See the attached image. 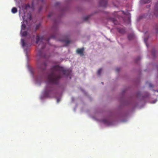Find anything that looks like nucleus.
I'll return each instance as SVG.
<instances>
[{
	"mask_svg": "<svg viewBox=\"0 0 158 158\" xmlns=\"http://www.w3.org/2000/svg\"><path fill=\"white\" fill-rule=\"evenodd\" d=\"M144 41L146 44V45L147 46V39L145 38L144 40Z\"/></svg>",
	"mask_w": 158,
	"mask_h": 158,
	"instance_id": "19",
	"label": "nucleus"
},
{
	"mask_svg": "<svg viewBox=\"0 0 158 158\" xmlns=\"http://www.w3.org/2000/svg\"><path fill=\"white\" fill-rule=\"evenodd\" d=\"M62 41L64 42L66 45H68L70 43V41L69 40H63Z\"/></svg>",
	"mask_w": 158,
	"mask_h": 158,
	"instance_id": "9",
	"label": "nucleus"
},
{
	"mask_svg": "<svg viewBox=\"0 0 158 158\" xmlns=\"http://www.w3.org/2000/svg\"><path fill=\"white\" fill-rule=\"evenodd\" d=\"M30 6L29 4H26L24 5V8L25 10L27 9L28 8H29Z\"/></svg>",
	"mask_w": 158,
	"mask_h": 158,
	"instance_id": "10",
	"label": "nucleus"
},
{
	"mask_svg": "<svg viewBox=\"0 0 158 158\" xmlns=\"http://www.w3.org/2000/svg\"><path fill=\"white\" fill-rule=\"evenodd\" d=\"M27 35V32L26 31H23L22 33V35L23 36H26Z\"/></svg>",
	"mask_w": 158,
	"mask_h": 158,
	"instance_id": "11",
	"label": "nucleus"
},
{
	"mask_svg": "<svg viewBox=\"0 0 158 158\" xmlns=\"http://www.w3.org/2000/svg\"><path fill=\"white\" fill-rule=\"evenodd\" d=\"M133 35L131 34L129 35L128 36V39L129 40H131L133 38Z\"/></svg>",
	"mask_w": 158,
	"mask_h": 158,
	"instance_id": "14",
	"label": "nucleus"
},
{
	"mask_svg": "<svg viewBox=\"0 0 158 158\" xmlns=\"http://www.w3.org/2000/svg\"><path fill=\"white\" fill-rule=\"evenodd\" d=\"M36 41L35 43L36 44H40L37 47V56L41 59L42 58H46L45 55L43 54L42 50L44 49L45 47V42H48L50 38L46 39L44 36L40 37L39 35H37L36 37ZM37 66L39 69L42 70H44L46 69L47 66V64L45 62H41V60H37Z\"/></svg>",
	"mask_w": 158,
	"mask_h": 158,
	"instance_id": "2",
	"label": "nucleus"
},
{
	"mask_svg": "<svg viewBox=\"0 0 158 158\" xmlns=\"http://www.w3.org/2000/svg\"><path fill=\"white\" fill-rule=\"evenodd\" d=\"M118 31L121 33H124L125 32V30L123 28H118Z\"/></svg>",
	"mask_w": 158,
	"mask_h": 158,
	"instance_id": "7",
	"label": "nucleus"
},
{
	"mask_svg": "<svg viewBox=\"0 0 158 158\" xmlns=\"http://www.w3.org/2000/svg\"><path fill=\"white\" fill-rule=\"evenodd\" d=\"M50 71V73L48 76L47 84L44 91V95L47 97H49V94L53 90L52 84H58L59 80L62 77L60 72L67 76H69L71 72L70 69H66L58 65L52 66Z\"/></svg>",
	"mask_w": 158,
	"mask_h": 158,
	"instance_id": "1",
	"label": "nucleus"
},
{
	"mask_svg": "<svg viewBox=\"0 0 158 158\" xmlns=\"http://www.w3.org/2000/svg\"><path fill=\"white\" fill-rule=\"evenodd\" d=\"M52 15H53V13H50L49 14H48V17H51Z\"/></svg>",
	"mask_w": 158,
	"mask_h": 158,
	"instance_id": "17",
	"label": "nucleus"
},
{
	"mask_svg": "<svg viewBox=\"0 0 158 158\" xmlns=\"http://www.w3.org/2000/svg\"><path fill=\"white\" fill-rule=\"evenodd\" d=\"M99 4L100 6L105 7L107 4V1L106 0H100Z\"/></svg>",
	"mask_w": 158,
	"mask_h": 158,
	"instance_id": "3",
	"label": "nucleus"
},
{
	"mask_svg": "<svg viewBox=\"0 0 158 158\" xmlns=\"http://www.w3.org/2000/svg\"><path fill=\"white\" fill-rule=\"evenodd\" d=\"M103 122L104 123H106L107 122V120H103Z\"/></svg>",
	"mask_w": 158,
	"mask_h": 158,
	"instance_id": "20",
	"label": "nucleus"
},
{
	"mask_svg": "<svg viewBox=\"0 0 158 158\" xmlns=\"http://www.w3.org/2000/svg\"><path fill=\"white\" fill-rule=\"evenodd\" d=\"M102 69H99L97 73L98 75H100L101 74Z\"/></svg>",
	"mask_w": 158,
	"mask_h": 158,
	"instance_id": "15",
	"label": "nucleus"
},
{
	"mask_svg": "<svg viewBox=\"0 0 158 158\" xmlns=\"http://www.w3.org/2000/svg\"><path fill=\"white\" fill-rule=\"evenodd\" d=\"M89 16H86L84 18V21H86L89 19Z\"/></svg>",
	"mask_w": 158,
	"mask_h": 158,
	"instance_id": "16",
	"label": "nucleus"
},
{
	"mask_svg": "<svg viewBox=\"0 0 158 158\" xmlns=\"http://www.w3.org/2000/svg\"><path fill=\"white\" fill-rule=\"evenodd\" d=\"M31 15H30V20H31Z\"/></svg>",
	"mask_w": 158,
	"mask_h": 158,
	"instance_id": "23",
	"label": "nucleus"
},
{
	"mask_svg": "<svg viewBox=\"0 0 158 158\" xmlns=\"http://www.w3.org/2000/svg\"><path fill=\"white\" fill-rule=\"evenodd\" d=\"M26 28V25L24 23H23L21 26V30H24Z\"/></svg>",
	"mask_w": 158,
	"mask_h": 158,
	"instance_id": "12",
	"label": "nucleus"
},
{
	"mask_svg": "<svg viewBox=\"0 0 158 158\" xmlns=\"http://www.w3.org/2000/svg\"><path fill=\"white\" fill-rule=\"evenodd\" d=\"M154 15L156 16H158V1L156 3L154 6Z\"/></svg>",
	"mask_w": 158,
	"mask_h": 158,
	"instance_id": "4",
	"label": "nucleus"
},
{
	"mask_svg": "<svg viewBox=\"0 0 158 158\" xmlns=\"http://www.w3.org/2000/svg\"><path fill=\"white\" fill-rule=\"evenodd\" d=\"M111 21L114 24H117V20H116L115 19V18H112L111 19Z\"/></svg>",
	"mask_w": 158,
	"mask_h": 158,
	"instance_id": "8",
	"label": "nucleus"
},
{
	"mask_svg": "<svg viewBox=\"0 0 158 158\" xmlns=\"http://www.w3.org/2000/svg\"><path fill=\"white\" fill-rule=\"evenodd\" d=\"M42 9V7H40V9H39V11H40V10H41Z\"/></svg>",
	"mask_w": 158,
	"mask_h": 158,
	"instance_id": "25",
	"label": "nucleus"
},
{
	"mask_svg": "<svg viewBox=\"0 0 158 158\" xmlns=\"http://www.w3.org/2000/svg\"><path fill=\"white\" fill-rule=\"evenodd\" d=\"M84 51V48H78L77 50V53L79 54L81 56H83V52Z\"/></svg>",
	"mask_w": 158,
	"mask_h": 158,
	"instance_id": "5",
	"label": "nucleus"
},
{
	"mask_svg": "<svg viewBox=\"0 0 158 158\" xmlns=\"http://www.w3.org/2000/svg\"><path fill=\"white\" fill-rule=\"evenodd\" d=\"M138 60H140V58L139 57L138 58Z\"/></svg>",
	"mask_w": 158,
	"mask_h": 158,
	"instance_id": "26",
	"label": "nucleus"
},
{
	"mask_svg": "<svg viewBox=\"0 0 158 158\" xmlns=\"http://www.w3.org/2000/svg\"><path fill=\"white\" fill-rule=\"evenodd\" d=\"M149 86L150 87H153V85L151 84H149Z\"/></svg>",
	"mask_w": 158,
	"mask_h": 158,
	"instance_id": "21",
	"label": "nucleus"
},
{
	"mask_svg": "<svg viewBox=\"0 0 158 158\" xmlns=\"http://www.w3.org/2000/svg\"><path fill=\"white\" fill-rule=\"evenodd\" d=\"M150 2V0H148V1L146 2V3H148V2Z\"/></svg>",
	"mask_w": 158,
	"mask_h": 158,
	"instance_id": "24",
	"label": "nucleus"
},
{
	"mask_svg": "<svg viewBox=\"0 0 158 158\" xmlns=\"http://www.w3.org/2000/svg\"><path fill=\"white\" fill-rule=\"evenodd\" d=\"M40 24H38L36 26V29L37 30L39 29L40 27Z\"/></svg>",
	"mask_w": 158,
	"mask_h": 158,
	"instance_id": "18",
	"label": "nucleus"
},
{
	"mask_svg": "<svg viewBox=\"0 0 158 158\" xmlns=\"http://www.w3.org/2000/svg\"><path fill=\"white\" fill-rule=\"evenodd\" d=\"M17 12V9L16 7H13L11 10V12L15 14Z\"/></svg>",
	"mask_w": 158,
	"mask_h": 158,
	"instance_id": "6",
	"label": "nucleus"
},
{
	"mask_svg": "<svg viewBox=\"0 0 158 158\" xmlns=\"http://www.w3.org/2000/svg\"><path fill=\"white\" fill-rule=\"evenodd\" d=\"M119 68H117L116 69V70L118 72L119 71Z\"/></svg>",
	"mask_w": 158,
	"mask_h": 158,
	"instance_id": "22",
	"label": "nucleus"
},
{
	"mask_svg": "<svg viewBox=\"0 0 158 158\" xmlns=\"http://www.w3.org/2000/svg\"><path fill=\"white\" fill-rule=\"evenodd\" d=\"M21 41V42H22V46L23 47H24V46H25L26 44H25V42L24 41V40H23V39H22Z\"/></svg>",
	"mask_w": 158,
	"mask_h": 158,
	"instance_id": "13",
	"label": "nucleus"
}]
</instances>
